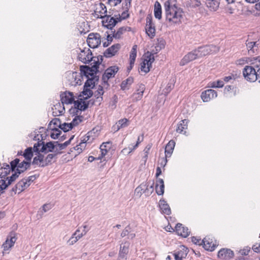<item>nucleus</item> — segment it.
<instances>
[{
	"label": "nucleus",
	"mask_w": 260,
	"mask_h": 260,
	"mask_svg": "<svg viewBox=\"0 0 260 260\" xmlns=\"http://www.w3.org/2000/svg\"><path fill=\"white\" fill-rule=\"evenodd\" d=\"M250 251V248L249 247H246L244 248L243 249H241L239 251V253L241 255H247Z\"/></svg>",
	"instance_id": "69168bd1"
},
{
	"label": "nucleus",
	"mask_w": 260,
	"mask_h": 260,
	"mask_svg": "<svg viewBox=\"0 0 260 260\" xmlns=\"http://www.w3.org/2000/svg\"><path fill=\"white\" fill-rule=\"evenodd\" d=\"M166 19L173 23H178L182 18V10L176 6V0H168L164 5Z\"/></svg>",
	"instance_id": "f257e3e1"
},
{
	"label": "nucleus",
	"mask_w": 260,
	"mask_h": 260,
	"mask_svg": "<svg viewBox=\"0 0 260 260\" xmlns=\"http://www.w3.org/2000/svg\"><path fill=\"white\" fill-rule=\"evenodd\" d=\"M74 127L73 126L71 123H63L61 125V127L60 126V128L64 132H67L72 129Z\"/></svg>",
	"instance_id": "603ef678"
},
{
	"label": "nucleus",
	"mask_w": 260,
	"mask_h": 260,
	"mask_svg": "<svg viewBox=\"0 0 260 260\" xmlns=\"http://www.w3.org/2000/svg\"><path fill=\"white\" fill-rule=\"evenodd\" d=\"M94 62L93 63L94 64H96V63H98V67H99V65L102 63L103 60V57L102 55H99L96 57H95V58H93L92 60Z\"/></svg>",
	"instance_id": "680f3d73"
},
{
	"label": "nucleus",
	"mask_w": 260,
	"mask_h": 260,
	"mask_svg": "<svg viewBox=\"0 0 260 260\" xmlns=\"http://www.w3.org/2000/svg\"><path fill=\"white\" fill-rule=\"evenodd\" d=\"M87 80L85 82L84 85V88H92L94 86L95 82L99 80V77H87Z\"/></svg>",
	"instance_id": "4c0bfd02"
},
{
	"label": "nucleus",
	"mask_w": 260,
	"mask_h": 260,
	"mask_svg": "<svg viewBox=\"0 0 260 260\" xmlns=\"http://www.w3.org/2000/svg\"><path fill=\"white\" fill-rule=\"evenodd\" d=\"M93 95L92 91L88 88H84L83 87V90L81 93L79 95V97L84 99V100L90 98Z\"/></svg>",
	"instance_id": "58836bf2"
},
{
	"label": "nucleus",
	"mask_w": 260,
	"mask_h": 260,
	"mask_svg": "<svg viewBox=\"0 0 260 260\" xmlns=\"http://www.w3.org/2000/svg\"><path fill=\"white\" fill-rule=\"evenodd\" d=\"M188 248L181 245L180 248L174 251L173 255L175 260H183L185 258L188 253Z\"/></svg>",
	"instance_id": "dca6fc26"
},
{
	"label": "nucleus",
	"mask_w": 260,
	"mask_h": 260,
	"mask_svg": "<svg viewBox=\"0 0 260 260\" xmlns=\"http://www.w3.org/2000/svg\"><path fill=\"white\" fill-rule=\"evenodd\" d=\"M197 58H199V57L196 49H194L186 54L181 60L179 64L181 66H184Z\"/></svg>",
	"instance_id": "ddd939ff"
},
{
	"label": "nucleus",
	"mask_w": 260,
	"mask_h": 260,
	"mask_svg": "<svg viewBox=\"0 0 260 260\" xmlns=\"http://www.w3.org/2000/svg\"><path fill=\"white\" fill-rule=\"evenodd\" d=\"M74 137V136H72L69 139V140L66 141L63 143H62V144L60 143V144H58L59 150H61L62 149H65L71 143V142L73 139Z\"/></svg>",
	"instance_id": "6e6d98bb"
},
{
	"label": "nucleus",
	"mask_w": 260,
	"mask_h": 260,
	"mask_svg": "<svg viewBox=\"0 0 260 260\" xmlns=\"http://www.w3.org/2000/svg\"><path fill=\"white\" fill-rule=\"evenodd\" d=\"M101 18L103 19L102 21L103 25L111 30L113 29L118 22L121 21L120 17L114 18L113 17H111L110 15L101 16Z\"/></svg>",
	"instance_id": "9d476101"
},
{
	"label": "nucleus",
	"mask_w": 260,
	"mask_h": 260,
	"mask_svg": "<svg viewBox=\"0 0 260 260\" xmlns=\"http://www.w3.org/2000/svg\"><path fill=\"white\" fill-rule=\"evenodd\" d=\"M134 82V79L132 77H129L126 80H123L120 85L121 89L125 90L126 88L127 85H131Z\"/></svg>",
	"instance_id": "a18cd8bd"
},
{
	"label": "nucleus",
	"mask_w": 260,
	"mask_h": 260,
	"mask_svg": "<svg viewBox=\"0 0 260 260\" xmlns=\"http://www.w3.org/2000/svg\"><path fill=\"white\" fill-rule=\"evenodd\" d=\"M145 89V86L143 84L139 85V88L137 90V92L133 93L132 95L133 101H138L143 97L144 91Z\"/></svg>",
	"instance_id": "b1692460"
},
{
	"label": "nucleus",
	"mask_w": 260,
	"mask_h": 260,
	"mask_svg": "<svg viewBox=\"0 0 260 260\" xmlns=\"http://www.w3.org/2000/svg\"><path fill=\"white\" fill-rule=\"evenodd\" d=\"M58 153H61V152H58L57 153H50L49 154H48L46 157L45 158V159H44V164H43L42 166H48L49 164H50L52 160V159L56 156V155L58 154Z\"/></svg>",
	"instance_id": "37998d69"
},
{
	"label": "nucleus",
	"mask_w": 260,
	"mask_h": 260,
	"mask_svg": "<svg viewBox=\"0 0 260 260\" xmlns=\"http://www.w3.org/2000/svg\"><path fill=\"white\" fill-rule=\"evenodd\" d=\"M219 4V0H206V5L211 11H217Z\"/></svg>",
	"instance_id": "c85d7f7f"
},
{
	"label": "nucleus",
	"mask_w": 260,
	"mask_h": 260,
	"mask_svg": "<svg viewBox=\"0 0 260 260\" xmlns=\"http://www.w3.org/2000/svg\"><path fill=\"white\" fill-rule=\"evenodd\" d=\"M10 165H11V171H15L20 175L29 169L31 162L25 159L21 161L19 158H16L10 162Z\"/></svg>",
	"instance_id": "7ed1b4c3"
},
{
	"label": "nucleus",
	"mask_w": 260,
	"mask_h": 260,
	"mask_svg": "<svg viewBox=\"0 0 260 260\" xmlns=\"http://www.w3.org/2000/svg\"><path fill=\"white\" fill-rule=\"evenodd\" d=\"M52 124H53L55 126L54 127H58L59 128H60V126L61 127V125H62L60 119L58 118H54L50 122V123L49 124L50 127H51Z\"/></svg>",
	"instance_id": "4d7b16f0"
},
{
	"label": "nucleus",
	"mask_w": 260,
	"mask_h": 260,
	"mask_svg": "<svg viewBox=\"0 0 260 260\" xmlns=\"http://www.w3.org/2000/svg\"><path fill=\"white\" fill-rule=\"evenodd\" d=\"M120 45L115 44L107 49L104 53V56L106 58H110L115 55L120 48Z\"/></svg>",
	"instance_id": "6ab92c4d"
},
{
	"label": "nucleus",
	"mask_w": 260,
	"mask_h": 260,
	"mask_svg": "<svg viewBox=\"0 0 260 260\" xmlns=\"http://www.w3.org/2000/svg\"><path fill=\"white\" fill-rule=\"evenodd\" d=\"M202 5L201 0H187L186 2V7L192 9L199 8Z\"/></svg>",
	"instance_id": "f704fd0d"
},
{
	"label": "nucleus",
	"mask_w": 260,
	"mask_h": 260,
	"mask_svg": "<svg viewBox=\"0 0 260 260\" xmlns=\"http://www.w3.org/2000/svg\"><path fill=\"white\" fill-rule=\"evenodd\" d=\"M149 183L145 182L141 183L135 190L136 196L140 197L143 193L146 194V190H148Z\"/></svg>",
	"instance_id": "bb28decb"
},
{
	"label": "nucleus",
	"mask_w": 260,
	"mask_h": 260,
	"mask_svg": "<svg viewBox=\"0 0 260 260\" xmlns=\"http://www.w3.org/2000/svg\"><path fill=\"white\" fill-rule=\"evenodd\" d=\"M199 57L206 56L209 54L216 53L219 50V48L214 45H210L199 47L196 49Z\"/></svg>",
	"instance_id": "423d86ee"
},
{
	"label": "nucleus",
	"mask_w": 260,
	"mask_h": 260,
	"mask_svg": "<svg viewBox=\"0 0 260 260\" xmlns=\"http://www.w3.org/2000/svg\"><path fill=\"white\" fill-rule=\"evenodd\" d=\"M113 35L111 36V35H108L107 36V42L103 43V47H108L112 42L113 41Z\"/></svg>",
	"instance_id": "052dcab7"
},
{
	"label": "nucleus",
	"mask_w": 260,
	"mask_h": 260,
	"mask_svg": "<svg viewBox=\"0 0 260 260\" xmlns=\"http://www.w3.org/2000/svg\"><path fill=\"white\" fill-rule=\"evenodd\" d=\"M1 175L4 173V176H6L11 171V165L6 163L3 164V166L1 167Z\"/></svg>",
	"instance_id": "49530a36"
},
{
	"label": "nucleus",
	"mask_w": 260,
	"mask_h": 260,
	"mask_svg": "<svg viewBox=\"0 0 260 260\" xmlns=\"http://www.w3.org/2000/svg\"><path fill=\"white\" fill-rule=\"evenodd\" d=\"M33 148L28 147L25 149L22 156L24 157V159L31 162L32 157L33 156Z\"/></svg>",
	"instance_id": "e433bc0d"
},
{
	"label": "nucleus",
	"mask_w": 260,
	"mask_h": 260,
	"mask_svg": "<svg viewBox=\"0 0 260 260\" xmlns=\"http://www.w3.org/2000/svg\"><path fill=\"white\" fill-rule=\"evenodd\" d=\"M176 232L178 235L182 237H187L190 233V231L187 227L183 226L181 223H178L175 226Z\"/></svg>",
	"instance_id": "412c9836"
},
{
	"label": "nucleus",
	"mask_w": 260,
	"mask_h": 260,
	"mask_svg": "<svg viewBox=\"0 0 260 260\" xmlns=\"http://www.w3.org/2000/svg\"><path fill=\"white\" fill-rule=\"evenodd\" d=\"M191 241L195 244H197V245H201L202 244V243H201V242H202L201 239H199L197 237H192L191 238Z\"/></svg>",
	"instance_id": "774afa93"
},
{
	"label": "nucleus",
	"mask_w": 260,
	"mask_h": 260,
	"mask_svg": "<svg viewBox=\"0 0 260 260\" xmlns=\"http://www.w3.org/2000/svg\"><path fill=\"white\" fill-rule=\"evenodd\" d=\"M131 30V28L128 26H122L118 28V29L116 32L115 30L112 31L113 37L116 39H119L121 38V36L123 34L124 32L128 31H130Z\"/></svg>",
	"instance_id": "cd10ccee"
},
{
	"label": "nucleus",
	"mask_w": 260,
	"mask_h": 260,
	"mask_svg": "<svg viewBox=\"0 0 260 260\" xmlns=\"http://www.w3.org/2000/svg\"><path fill=\"white\" fill-rule=\"evenodd\" d=\"M201 98L203 102H208L217 96V92L213 89H207L201 94Z\"/></svg>",
	"instance_id": "f3484780"
},
{
	"label": "nucleus",
	"mask_w": 260,
	"mask_h": 260,
	"mask_svg": "<svg viewBox=\"0 0 260 260\" xmlns=\"http://www.w3.org/2000/svg\"><path fill=\"white\" fill-rule=\"evenodd\" d=\"M92 55V52L89 48H84L81 50V52L78 55V58L80 61L84 63H88L93 58H95V57H93Z\"/></svg>",
	"instance_id": "9b49d317"
},
{
	"label": "nucleus",
	"mask_w": 260,
	"mask_h": 260,
	"mask_svg": "<svg viewBox=\"0 0 260 260\" xmlns=\"http://www.w3.org/2000/svg\"><path fill=\"white\" fill-rule=\"evenodd\" d=\"M128 120L126 118L121 119L118 120L112 127L113 131L117 132L120 128L127 127L128 125Z\"/></svg>",
	"instance_id": "7c9ffc66"
},
{
	"label": "nucleus",
	"mask_w": 260,
	"mask_h": 260,
	"mask_svg": "<svg viewBox=\"0 0 260 260\" xmlns=\"http://www.w3.org/2000/svg\"><path fill=\"white\" fill-rule=\"evenodd\" d=\"M146 26H155L152 22V17L150 15L147 16Z\"/></svg>",
	"instance_id": "0e129e2a"
},
{
	"label": "nucleus",
	"mask_w": 260,
	"mask_h": 260,
	"mask_svg": "<svg viewBox=\"0 0 260 260\" xmlns=\"http://www.w3.org/2000/svg\"><path fill=\"white\" fill-rule=\"evenodd\" d=\"M188 122V120L187 119H183L182 120L179 124L177 125V127L176 128V132L178 133L185 135L186 132V131H183L184 129H186L187 128V124Z\"/></svg>",
	"instance_id": "72a5a7b5"
},
{
	"label": "nucleus",
	"mask_w": 260,
	"mask_h": 260,
	"mask_svg": "<svg viewBox=\"0 0 260 260\" xmlns=\"http://www.w3.org/2000/svg\"><path fill=\"white\" fill-rule=\"evenodd\" d=\"M103 85H99L97 90L94 93V96L96 99V101L100 103L103 100L102 95L104 91L103 89Z\"/></svg>",
	"instance_id": "a19ab883"
},
{
	"label": "nucleus",
	"mask_w": 260,
	"mask_h": 260,
	"mask_svg": "<svg viewBox=\"0 0 260 260\" xmlns=\"http://www.w3.org/2000/svg\"><path fill=\"white\" fill-rule=\"evenodd\" d=\"M247 49L249 54L252 55L256 51L258 48V44L256 42H246Z\"/></svg>",
	"instance_id": "473e14b6"
},
{
	"label": "nucleus",
	"mask_w": 260,
	"mask_h": 260,
	"mask_svg": "<svg viewBox=\"0 0 260 260\" xmlns=\"http://www.w3.org/2000/svg\"><path fill=\"white\" fill-rule=\"evenodd\" d=\"M17 239V234L15 232L12 231L9 233L7 236L6 240L2 246L3 248V255L10 252L11 248L14 246Z\"/></svg>",
	"instance_id": "20e7f679"
},
{
	"label": "nucleus",
	"mask_w": 260,
	"mask_h": 260,
	"mask_svg": "<svg viewBox=\"0 0 260 260\" xmlns=\"http://www.w3.org/2000/svg\"><path fill=\"white\" fill-rule=\"evenodd\" d=\"M101 37L99 33H90L87 39V43L91 48H96L101 44Z\"/></svg>",
	"instance_id": "1a4fd4ad"
},
{
	"label": "nucleus",
	"mask_w": 260,
	"mask_h": 260,
	"mask_svg": "<svg viewBox=\"0 0 260 260\" xmlns=\"http://www.w3.org/2000/svg\"><path fill=\"white\" fill-rule=\"evenodd\" d=\"M118 70L119 68L116 66L110 67L105 70L102 76V85L104 87H108L109 86L108 80L114 77Z\"/></svg>",
	"instance_id": "39448f33"
},
{
	"label": "nucleus",
	"mask_w": 260,
	"mask_h": 260,
	"mask_svg": "<svg viewBox=\"0 0 260 260\" xmlns=\"http://www.w3.org/2000/svg\"><path fill=\"white\" fill-rule=\"evenodd\" d=\"M236 76H237L236 75H231L230 76L224 77L223 78V82H228L231 80H235L236 78Z\"/></svg>",
	"instance_id": "338daca9"
},
{
	"label": "nucleus",
	"mask_w": 260,
	"mask_h": 260,
	"mask_svg": "<svg viewBox=\"0 0 260 260\" xmlns=\"http://www.w3.org/2000/svg\"><path fill=\"white\" fill-rule=\"evenodd\" d=\"M41 152H39L38 153V159L39 161V167H45V166H42L43 164H44V155L41 154Z\"/></svg>",
	"instance_id": "e2e57ef3"
},
{
	"label": "nucleus",
	"mask_w": 260,
	"mask_h": 260,
	"mask_svg": "<svg viewBox=\"0 0 260 260\" xmlns=\"http://www.w3.org/2000/svg\"><path fill=\"white\" fill-rule=\"evenodd\" d=\"M14 172V173L11 176L6 178V180L1 179V190L6 189L9 185L18 178L20 174L15 171Z\"/></svg>",
	"instance_id": "4468645a"
},
{
	"label": "nucleus",
	"mask_w": 260,
	"mask_h": 260,
	"mask_svg": "<svg viewBox=\"0 0 260 260\" xmlns=\"http://www.w3.org/2000/svg\"><path fill=\"white\" fill-rule=\"evenodd\" d=\"M137 45H134L131 51L130 52L129 55V64L130 65H134L136 56H137Z\"/></svg>",
	"instance_id": "ea45409f"
},
{
	"label": "nucleus",
	"mask_w": 260,
	"mask_h": 260,
	"mask_svg": "<svg viewBox=\"0 0 260 260\" xmlns=\"http://www.w3.org/2000/svg\"><path fill=\"white\" fill-rule=\"evenodd\" d=\"M251 64L253 66L252 67H254L255 70L260 69V57L253 58Z\"/></svg>",
	"instance_id": "5fc2aeb1"
},
{
	"label": "nucleus",
	"mask_w": 260,
	"mask_h": 260,
	"mask_svg": "<svg viewBox=\"0 0 260 260\" xmlns=\"http://www.w3.org/2000/svg\"><path fill=\"white\" fill-rule=\"evenodd\" d=\"M112 145L111 141L103 143L100 146V150L101 154L97 157L98 159H101L104 157L108 152V151L110 149Z\"/></svg>",
	"instance_id": "5701e85b"
},
{
	"label": "nucleus",
	"mask_w": 260,
	"mask_h": 260,
	"mask_svg": "<svg viewBox=\"0 0 260 260\" xmlns=\"http://www.w3.org/2000/svg\"><path fill=\"white\" fill-rule=\"evenodd\" d=\"M159 207L161 213L166 215H170L171 213V208L168 204L164 199L160 200Z\"/></svg>",
	"instance_id": "393cba45"
},
{
	"label": "nucleus",
	"mask_w": 260,
	"mask_h": 260,
	"mask_svg": "<svg viewBox=\"0 0 260 260\" xmlns=\"http://www.w3.org/2000/svg\"><path fill=\"white\" fill-rule=\"evenodd\" d=\"M175 143L173 140H170L167 144L165 148V156L166 157H170L173 152Z\"/></svg>",
	"instance_id": "2f4dec72"
},
{
	"label": "nucleus",
	"mask_w": 260,
	"mask_h": 260,
	"mask_svg": "<svg viewBox=\"0 0 260 260\" xmlns=\"http://www.w3.org/2000/svg\"><path fill=\"white\" fill-rule=\"evenodd\" d=\"M92 133L91 132H88L86 135L84 137L83 139L82 140V143H90L91 142L93 138L92 139H90L91 138V136H90V134H91ZM82 143H80V144H81Z\"/></svg>",
	"instance_id": "13d9d810"
},
{
	"label": "nucleus",
	"mask_w": 260,
	"mask_h": 260,
	"mask_svg": "<svg viewBox=\"0 0 260 260\" xmlns=\"http://www.w3.org/2000/svg\"><path fill=\"white\" fill-rule=\"evenodd\" d=\"M243 75L245 79L249 82L257 80V71L252 66H246L243 69Z\"/></svg>",
	"instance_id": "6e6552de"
},
{
	"label": "nucleus",
	"mask_w": 260,
	"mask_h": 260,
	"mask_svg": "<svg viewBox=\"0 0 260 260\" xmlns=\"http://www.w3.org/2000/svg\"><path fill=\"white\" fill-rule=\"evenodd\" d=\"M150 68L151 67L148 66V63H146V61L144 59L141 63V71L145 73H147L150 71Z\"/></svg>",
	"instance_id": "3c124183"
},
{
	"label": "nucleus",
	"mask_w": 260,
	"mask_h": 260,
	"mask_svg": "<svg viewBox=\"0 0 260 260\" xmlns=\"http://www.w3.org/2000/svg\"><path fill=\"white\" fill-rule=\"evenodd\" d=\"M161 7L158 2H156L154 4V14L156 19L160 20L161 18Z\"/></svg>",
	"instance_id": "c9c22d12"
},
{
	"label": "nucleus",
	"mask_w": 260,
	"mask_h": 260,
	"mask_svg": "<svg viewBox=\"0 0 260 260\" xmlns=\"http://www.w3.org/2000/svg\"><path fill=\"white\" fill-rule=\"evenodd\" d=\"M50 129L53 131L51 134L50 137L53 139H57L61 133L60 130L57 127H50Z\"/></svg>",
	"instance_id": "de8ad7c7"
},
{
	"label": "nucleus",
	"mask_w": 260,
	"mask_h": 260,
	"mask_svg": "<svg viewBox=\"0 0 260 260\" xmlns=\"http://www.w3.org/2000/svg\"><path fill=\"white\" fill-rule=\"evenodd\" d=\"M34 140H38L33 147L34 151L36 153L41 152L46 154L52 152L54 149V146L52 141L45 142L43 141L42 135L37 134L35 136Z\"/></svg>",
	"instance_id": "f03ea898"
},
{
	"label": "nucleus",
	"mask_w": 260,
	"mask_h": 260,
	"mask_svg": "<svg viewBox=\"0 0 260 260\" xmlns=\"http://www.w3.org/2000/svg\"><path fill=\"white\" fill-rule=\"evenodd\" d=\"M129 243L125 242L120 246L117 260H127L128 253Z\"/></svg>",
	"instance_id": "f8f14e48"
},
{
	"label": "nucleus",
	"mask_w": 260,
	"mask_h": 260,
	"mask_svg": "<svg viewBox=\"0 0 260 260\" xmlns=\"http://www.w3.org/2000/svg\"><path fill=\"white\" fill-rule=\"evenodd\" d=\"M145 58L144 59L146 61V63H148V66H149V67H152V63L154 61V57L153 54L150 53L149 51H147L145 53Z\"/></svg>",
	"instance_id": "79ce46f5"
},
{
	"label": "nucleus",
	"mask_w": 260,
	"mask_h": 260,
	"mask_svg": "<svg viewBox=\"0 0 260 260\" xmlns=\"http://www.w3.org/2000/svg\"><path fill=\"white\" fill-rule=\"evenodd\" d=\"M83 119V117L82 116H76L71 122L73 127H75L78 125L80 123H81Z\"/></svg>",
	"instance_id": "8fccbe9b"
},
{
	"label": "nucleus",
	"mask_w": 260,
	"mask_h": 260,
	"mask_svg": "<svg viewBox=\"0 0 260 260\" xmlns=\"http://www.w3.org/2000/svg\"><path fill=\"white\" fill-rule=\"evenodd\" d=\"M83 100H84L80 98L79 100L74 101L75 109L80 111H84L88 107L89 103L83 101Z\"/></svg>",
	"instance_id": "a878e982"
},
{
	"label": "nucleus",
	"mask_w": 260,
	"mask_h": 260,
	"mask_svg": "<svg viewBox=\"0 0 260 260\" xmlns=\"http://www.w3.org/2000/svg\"><path fill=\"white\" fill-rule=\"evenodd\" d=\"M39 177L38 175H34L30 176L28 177L24 178L25 181H26L27 185L28 187L30 185V184L35 180Z\"/></svg>",
	"instance_id": "864d4df0"
},
{
	"label": "nucleus",
	"mask_w": 260,
	"mask_h": 260,
	"mask_svg": "<svg viewBox=\"0 0 260 260\" xmlns=\"http://www.w3.org/2000/svg\"><path fill=\"white\" fill-rule=\"evenodd\" d=\"M164 182L162 179L158 178L156 181L155 190L158 196L162 195L164 193Z\"/></svg>",
	"instance_id": "c756f323"
},
{
	"label": "nucleus",
	"mask_w": 260,
	"mask_h": 260,
	"mask_svg": "<svg viewBox=\"0 0 260 260\" xmlns=\"http://www.w3.org/2000/svg\"><path fill=\"white\" fill-rule=\"evenodd\" d=\"M80 232V230L79 228H78L75 232L72 235V237L70 238L69 240L68 241V243L69 245H72L76 243L82 236L86 235V231H82L81 233V234H78V233Z\"/></svg>",
	"instance_id": "4be33fe9"
},
{
	"label": "nucleus",
	"mask_w": 260,
	"mask_h": 260,
	"mask_svg": "<svg viewBox=\"0 0 260 260\" xmlns=\"http://www.w3.org/2000/svg\"><path fill=\"white\" fill-rule=\"evenodd\" d=\"M28 187L26 181L24 178L20 180L12 189V191L15 194L17 192L20 193Z\"/></svg>",
	"instance_id": "aec40b11"
},
{
	"label": "nucleus",
	"mask_w": 260,
	"mask_h": 260,
	"mask_svg": "<svg viewBox=\"0 0 260 260\" xmlns=\"http://www.w3.org/2000/svg\"><path fill=\"white\" fill-rule=\"evenodd\" d=\"M61 104H71L74 101V96L72 92L66 91L60 95Z\"/></svg>",
	"instance_id": "a211bd4d"
},
{
	"label": "nucleus",
	"mask_w": 260,
	"mask_h": 260,
	"mask_svg": "<svg viewBox=\"0 0 260 260\" xmlns=\"http://www.w3.org/2000/svg\"><path fill=\"white\" fill-rule=\"evenodd\" d=\"M201 243H202V245L206 250L211 251L214 250V244H212V243L207 241L206 238L203 239Z\"/></svg>",
	"instance_id": "c03bdc74"
},
{
	"label": "nucleus",
	"mask_w": 260,
	"mask_h": 260,
	"mask_svg": "<svg viewBox=\"0 0 260 260\" xmlns=\"http://www.w3.org/2000/svg\"><path fill=\"white\" fill-rule=\"evenodd\" d=\"M98 69V63H96V65L94 64L91 67L87 66H81L80 72L86 77H98L96 74L99 71Z\"/></svg>",
	"instance_id": "0eeeda50"
},
{
	"label": "nucleus",
	"mask_w": 260,
	"mask_h": 260,
	"mask_svg": "<svg viewBox=\"0 0 260 260\" xmlns=\"http://www.w3.org/2000/svg\"><path fill=\"white\" fill-rule=\"evenodd\" d=\"M131 232V228L129 225H127L125 229L123 230L121 234V237L123 238L126 236L128 235V234Z\"/></svg>",
	"instance_id": "bf43d9fd"
},
{
	"label": "nucleus",
	"mask_w": 260,
	"mask_h": 260,
	"mask_svg": "<svg viewBox=\"0 0 260 260\" xmlns=\"http://www.w3.org/2000/svg\"><path fill=\"white\" fill-rule=\"evenodd\" d=\"M234 256L233 251L230 249L222 248L218 252V257L223 260H229Z\"/></svg>",
	"instance_id": "2eb2a0df"
},
{
	"label": "nucleus",
	"mask_w": 260,
	"mask_h": 260,
	"mask_svg": "<svg viewBox=\"0 0 260 260\" xmlns=\"http://www.w3.org/2000/svg\"><path fill=\"white\" fill-rule=\"evenodd\" d=\"M146 32L148 36L151 38L154 37L155 35V26H146Z\"/></svg>",
	"instance_id": "09e8293b"
}]
</instances>
